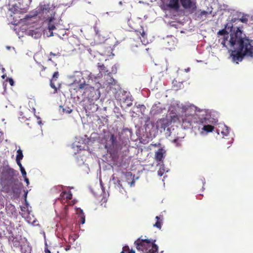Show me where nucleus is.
Returning a JSON list of instances; mask_svg holds the SVG:
<instances>
[{"mask_svg": "<svg viewBox=\"0 0 253 253\" xmlns=\"http://www.w3.org/2000/svg\"><path fill=\"white\" fill-rule=\"evenodd\" d=\"M219 42L231 51L233 62L239 64L244 57L253 59V41L243 37L241 30L228 23L217 33Z\"/></svg>", "mask_w": 253, "mask_h": 253, "instance_id": "1", "label": "nucleus"}, {"mask_svg": "<svg viewBox=\"0 0 253 253\" xmlns=\"http://www.w3.org/2000/svg\"><path fill=\"white\" fill-rule=\"evenodd\" d=\"M22 3L19 2L11 5L7 13V19L9 23L14 26L13 30L19 37H23L24 33L35 39L42 36V29L36 25H33L36 20L35 16H27L20 18L21 13L26 12L32 0H22Z\"/></svg>", "mask_w": 253, "mask_h": 253, "instance_id": "2", "label": "nucleus"}, {"mask_svg": "<svg viewBox=\"0 0 253 253\" xmlns=\"http://www.w3.org/2000/svg\"><path fill=\"white\" fill-rule=\"evenodd\" d=\"M198 118V130L202 135H206L214 130V126L218 122V113L213 110H199L196 114Z\"/></svg>", "mask_w": 253, "mask_h": 253, "instance_id": "3", "label": "nucleus"}, {"mask_svg": "<svg viewBox=\"0 0 253 253\" xmlns=\"http://www.w3.org/2000/svg\"><path fill=\"white\" fill-rule=\"evenodd\" d=\"M54 6L52 4H44L40 6V9L41 10L42 14L47 15L48 17V31H45L44 34L47 37H51L53 36V31L54 30L63 29V26L60 23L61 20L59 21V23H55L54 22V12L53 9Z\"/></svg>", "mask_w": 253, "mask_h": 253, "instance_id": "4", "label": "nucleus"}, {"mask_svg": "<svg viewBox=\"0 0 253 253\" xmlns=\"http://www.w3.org/2000/svg\"><path fill=\"white\" fill-rule=\"evenodd\" d=\"M155 240L138 239L134 244L138 251L143 253H155L158 251V247L155 244Z\"/></svg>", "mask_w": 253, "mask_h": 253, "instance_id": "5", "label": "nucleus"}, {"mask_svg": "<svg viewBox=\"0 0 253 253\" xmlns=\"http://www.w3.org/2000/svg\"><path fill=\"white\" fill-rule=\"evenodd\" d=\"M185 110V114L181 117V120L183 124L185 125L186 127H189L192 126L193 123H198V118L196 117L198 116L196 115L197 111L200 109H197V107L194 106L183 108Z\"/></svg>", "mask_w": 253, "mask_h": 253, "instance_id": "6", "label": "nucleus"}, {"mask_svg": "<svg viewBox=\"0 0 253 253\" xmlns=\"http://www.w3.org/2000/svg\"><path fill=\"white\" fill-rule=\"evenodd\" d=\"M178 120H179V118L176 114L172 113L171 111L169 116L157 121L155 124L156 129L165 130L166 127L172 122H175Z\"/></svg>", "mask_w": 253, "mask_h": 253, "instance_id": "7", "label": "nucleus"}, {"mask_svg": "<svg viewBox=\"0 0 253 253\" xmlns=\"http://www.w3.org/2000/svg\"><path fill=\"white\" fill-rule=\"evenodd\" d=\"M105 147L108 151L111 152L115 150L118 146L117 138L112 133H108L104 137V141L103 142Z\"/></svg>", "mask_w": 253, "mask_h": 253, "instance_id": "8", "label": "nucleus"}, {"mask_svg": "<svg viewBox=\"0 0 253 253\" xmlns=\"http://www.w3.org/2000/svg\"><path fill=\"white\" fill-rule=\"evenodd\" d=\"M72 87L76 90L77 91H80L83 89H85V91L84 92H86L88 90L90 91H94V88L92 87H88L87 85L85 84L84 81H81L80 80L79 82H78L76 81H75L72 84Z\"/></svg>", "mask_w": 253, "mask_h": 253, "instance_id": "9", "label": "nucleus"}, {"mask_svg": "<svg viewBox=\"0 0 253 253\" xmlns=\"http://www.w3.org/2000/svg\"><path fill=\"white\" fill-rule=\"evenodd\" d=\"M15 171L8 166L4 167L2 169L1 179L8 180L11 179L15 175Z\"/></svg>", "mask_w": 253, "mask_h": 253, "instance_id": "10", "label": "nucleus"}, {"mask_svg": "<svg viewBox=\"0 0 253 253\" xmlns=\"http://www.w3.org/2000/svg\"><path fill=\"white\" fill-rule=\"evenodd\" d=\"M163 4L168 7L174 9L179 8V0H161Z\"/></svg>", "mask_w": 253, "mask_h": 253, "instance_id": "11", "label": "nucleus"}, {"mask_svg": "<svg viewBox=\"0 0 253 253\" xmlns=\"http://www.w3.org/2000/svg\"><path fill=\"white\" fill-rule=\"evenodd\" d=\"M182 6L186 9H195L196 0H179Z\"/></svg>", "mask_w": 253, "mask_h": 253, "instance_id": "12", "label": "nucleus"}, {"mask_svg": "<svg viewBox=\"0 0 253 253\" xmlns=\"http://www.w3.org/2000/svg\"><path fill=\"white\" fill-rule=\"evenodd\" d=\"M166 153V150L164 148L159 149L155 152V159L157 161L162 162L164 159Z\"/></svg>", "mask_w": 253, "mask_h": 253, "instance_id": "13", "label": "nucleus"}, {"mask_svg": "<svg viewBox=\"0 0 253 253\" xmlns=\"http://www.w3.org/2000/svg\"><path fill=\"white\" fill-rule=\"evenodd\" d=\"M72 197V195L70 192L64 191L60 194V201L62 203H65L71 199Z\"/></svg>", "mask_w": 253, "mask_h": 253, "instance_id": "14", "label": "nucleus"}, {"mask_svg": "<svg viewBox=\"0 0 253 253\" xmlns=\"http://www.w3.org/2000/svg\"><path fill=\"white\" fill-rule=\"evenodd\" d=\"M221 131V133L223 135V137L228 135L229 132V129L228 126L224 124H220L219 128L217 130V132L219 134V132Z\"/></svg>", "mask_w": 253, "mask_h": 253, "instance_id": "15", "label": "nucleus"}, {"mask_svg": "<svg viewBox=\"0 0 253 253\" xmlns=\"http://www.w3.org/2000/svg\"><path fill=\"white\" fill-rule=\"evenodd\" d=\"M31 207H29V204L28 203L26 199H25V203L24 206L21 207V210L22 211V216H25V215L30 214L31 212Z\"/></svg>", "mask_w": 253, "mask_h": 253, "instance_id": "16", "label": "nucleus"}, {"mask_svg": "<svg viewBox=\"0 0 253 253\" xmlns=\"http://www.w3.org/2000/svg\"><path fill=\"white\" fill-rule=\"evenodd\" d=\"M123 103L126 104V106L130 107L132 105V98L129 93H126L125 97L122 99Z\"/></svg>", "mask_w": 253, "mask_h": 253, "instance_id": "17", "label": "nucleus"}, {"mask_svg": "<svg viewBox=\"0 0 253 253\" xmlns=\"http://www.w3.org/2000/svg\"><path fill=\"white\" fill-rule=\"evenodd\" d=\"M112 180L113 181L114 184L115 185V187L118 189L121 192H123V187L121 184L120 180L118 178H116L114 175H112Z\"/></svg>", "mask_w": 253, "mask_h": 253, "instance_id": "18", "label": "nucleus"}, {"mask_svg": "<svg viewBox=\"0 0 253 253\" xmlns=\"http://www.w3.org/2000/svg\"><path fill=\"white\" fill-rule=\"evenodd\" d=\"M76 213L78 215L79 217L81 218V223L84 224L85 222V216L82 209L80 208H77Z\"/></svg>", "mask_w": 253, "mask_h": 253, "instance_id": "19", "label": "nucleus"}, {"mask_svg": "<svg viewBox=\"0 0 253 253\" xmlns=\"http://www.w3.org/2000/svg\"><path fill=\"white\" fill-rule=\"evenodd\" d=\"M160 103L155 104H154L151 109V111L154 113H161L162 111V107H160Z\"/></svg>", "mask_w": 253, "mask_h": 253, "instance_id": "20", "label": "nucleus"}, {"mask_svg": "<svg viewBox=\"0 0 253 253\" xmlns=\"http://www.w3.org/2000/svg\"><path fill=\"white\" fill-rule=\"evenodd\" d=\"M159 169L158 171V174L159 176H162L165 172H168V169H166L163 164L159 163Z\"/></svg>", "mask_w": 253, "mask_h": 253, "instance_id": "21", "label": "nucleus"}, {"mask_svg": "<svg viewBox=\"0 0 253 253\" xmlns=\"http://www.w3.org/2000/svg\"><path fill=\"white\" fill-rule=\"evenodd\" d=\"M156 219H157V221L155 224H154V226L156 227L159 229H161L162 224V217L157 216H156Z\"/></svg>", "mask_w": 253, "mask_h": 253, "instance_id": "22", "label": "nucleus"}, {"mask_svg": "<svg viewBox=\"0 0 253 253\" xmlns=\"http://www.w3.org/2000/svg\"><path fill=\"white\" fill-rule=\"evenodd\" d=\"M25 217L26 219V221L28 223L34 224L35 222H36L35 219L34 218L33 216L31 217L30 215V214H28L25 215V216H23Z\"/></svg>", "mask_w": 253, "mask_h": 253, "instance_id": "23", "label": "nucleus"}, {"mask_svg": "<svg viewBox=\"0 0 253 253\" xmlns=\"http://www.w3.org/2000/svg\"><path fill=\"white\" fill-rule=\"evenodd\" d=\"M23 158V155L22 153V151L19 149L17 151V155L16 158V160H18V161L19 160H21Z\"/></svg>", "mask_w": 253, "mask_h": 253, "instance_id": "24", "label": "nucleus"}, {"mask_svg": "<svg viewBox=\"0 0 253 253\" xmlns=\"http://www.w3.org/2000/svg\"><path fill=\"white\" fill-rule=\"evenodd\" d=\"M121 253H135V251L133 250L130 251L128 246H126L123 247V251Z\"/></svg>", "mask_w": 253, "mask_h": 253, "instance_id": "25", "label": "nucleus"}, {"mask_svg": "<svg viewBox=\"0 0 253 253\" xmlns=\"http://www.w3.org/2000/svg\"><path fill=\"white\" fill-rule=\"evenodd\" d=\"M115 81L111 77H110L109 79L107 80L106 85H113L115 84Z\"/></svg>", "mask_w": 253, "mask_h": 253, "instance_id": "26", "label": "nucleus"}, {"mask_svg": "<svg viewBox=\"0 0 253 253\" xmlns=\"http://www.w3.org/2000/svg\"><path fill=\"white\" fill-rule=\"evenodd\" d=\"M93 28H94V30L95 33V36L100 39L101 35H100V33L99 32V29L97 28L96 26H94L93 27Z\"/></svg>", "mask_w": 253, "mask_h": 253, "instance_id": "27", "label": "nucleus"}, {"mask_svg": "<svg viewBox=\"0 0 253 253\" xmlns=\"http://www.w3.org/2000/svg\"><path fill=\"white\" fill-rule=\"evenodd\" d=\"M211 13V11L210 12H207L206 11H202L201 12L199 15L201 17V18H203V17H206L207 16V15L210 14Z\"/></svg>", "mask_w": 253, "mask_h": 253, "instance_id": "28", "label": "nucleus"}, {"mask_svg": "<svg viewBox=\"0 0 253 253\" xmlns=\"http://www.w3.org/2000/svg\"><path fill=\"white\" fill-rule=\"evenodd\" d=\"M58 76H59V73L58 72H55L53 75L51 80L55 81L58 78Z\"/></svg>", "mask_w": 253, "mask_h": 253, "instance_id": "29", "label": "nucleus"}, {"mask_svg": "<svg viewBox=\"0 0 253 253\" xmlns=\"http://www.w3.org/2000/svg\"><path fill=\"white\" fill-rule=\"evenodd\" d=\"M54 81L51 80H50V85L51 87H52V88L54 89V90H55V92H55L57 91V88H56V86H55V85L54 84Z\"/></svg>", "mask_w": 253, "mask_h": 253, "instance_id": "30", "label": "nucleus"}, {"mask_svg": "<svg viewBox=\"0 0 253 253\" xmlns=\"http://www.w3.org/2000/svg\"><path fill=\"white\" fill-rule=\"evenodd\" d=\"M77 237H73L72 236H70L69 237V241L71 244H72L75 242L76 240Z\"/></svg>", "mask_w": 253, "mask_h": 253, "instance_id": "31", "label": "nucleus"}, {"mask_svg": "<svg viewBox=\"0 0 253 253\" xmlns=\"http://www.w3.org/2000/svg\"><path fill=\"white\" fill-rule=\"evenodd\" d=\"M150 126H153L154 127V126L153 125V124L152 123H149V124H147L146 125V127H145V129H146V131H149L150 133H151V132L150 131V130H148Z\"/></svg>", "mask_w": 253, "mask_h": 253, "instance_id": "32", "label": "nucleus"}, {"mask_svg": "<svg viewBox=\"0 0 253 253\" xmlns=\"http://www.w3.org/2000/svg\"><path fill=\"white\" fill-rule=\"evenodd\" d=\"M20 171L21 172L23 177H25V176H26L27 173H26V172L24 168L23 167H22V168H20Z\"/></svg>", "mask_w": 253, "mask_h": 253, "instance_id": "33", "label": "nucleus"}, {"mask_svg": "<svg viewBox=\"0 0 253 253\" xmlns=\"http://www.w3.org/2000/svg\"><path fill=\"white\" fill-rule=\"evenodd\" d=\"M63 112H65L66 113L70 114V113L72 112V109L68 108L67 109L63 108Z\"/></svg>", "mask_w": 253, "mask_h": 253, "instance_id": "34", "label": "nucleus"}, {"mask_svg": "<svg viewBox=\"0 0 253 253\" xmlns=\"http://www.w3.org/2000/svg\"><path fill=\"white\" fill-rule=\"evenodd\" d=\"M8 82L9 83V84L11 85V86H13L14 84V81L11 78H9L8 79Z\"/></svg>", "mask_w": 253, "mask_h": 253, "instance_id": "35", "label": "nucleus"}, {"mask_svg": "<svg viewBox=\"0 0 253 253\" xmlns=\"http://www.w3.org/2000/svg\"><path fill=\"white\" fill-rule=\"evenodd\" d=\"M16 163L17 164V165H18V166L19 167L20 169L22 168L23 166L21 163V160H19V161L18 160H16Z\"/></svg>", "mask_w": 253, "mask_h": 253, "instance_id": "36", "label": "nucleus"}, {"mask_svg": "<svg viewBox=\"0 0 253 253\" xmlns=\"http://www.w3.org/2000/svg\"><path fill=\"white\" fill-rule=\"evenodd\" d=\"M25 181L26 182L27 185H28L29 184V179L25 176L24 177Z\"/></svg>", "mask_w": 253, "mask_h": 253, "instance_id": "37", "label": "nucleus"}, {"mask_svg": "<svg viewBox=\"0 0 253 253\" xmlns=\"http://www.w3.org/2000/svg\"><path fill=\"white\" fill-rule=\"evenodd\" d=\"M36 118H37L38 120H39V121L38 122V123L39 125H41L42 124V121L41 120V119L38 116H36Z\"/></svg>", "mask_w": 253, "mask_h": 253, "instance_id": "38", "label": "nucleus"}, {"mask_svg": "<svg viewBox=\"0 0 253 253\" xmlns=\"http://www.w3.org/2000/svg\"><path fill=\"white\" fill-rule=\"evenodd\" d=\"M50 55H53V56H59L60 55V53H58L57 54H55V53H53L52 52H50Z\"/></svg>", "mask_w": 253, "mask_h": 253, "instance_id": "39", "label": "nucleus"}, {"mask_svg": "<svg viewBox=\"0 0 253 253\" xmlns=\"http://www.w3.org/2000/svg\"><path fill=\"white\" fill-rule=\"evenodd\" d=\"M70 249V246H67V247H66V248H65V250H66V251H69Z\"/></svg>", "mask_w": 253, "mask_h": 253, "instance_id": "40", "label": "nucleus"}, {"mask_svg": "<svg viewBox=\"0 0 253 253\" xmlns=\"http://www.w3.org/2000/svg\"><path fill=\"white\" fill-rule=\"evenodd\" d=\"M100 97V93H98V94L96 95V96L95 97V99H98Z\"/></svg>", "mask_w": 253, "mask_h": 253, "instance_id": "41", "label": "nucleus"}, {"mask_svg": "<svg viewBox=\"0 0 253 253\" xmlns=\"http://www.w3.org/2000/svg\"><path fill=\"white\" fill-rule=\"evenodd\" d=\"M45 253H51L50 252L48 249H46L45 250Z\"/></svg>", "mask_w": 253, "mask_h": 253, "instance_id": "42", "label": "nucleus"}, {"mask_svg": "<svg viewBox=\"0 0 253 253\" xmlns=\"http://www.w3.org/2000/svg\"><path fill=\"white\" fill-rule=\"evenodd\" d=\"M134 183V181H132L130 183V186H132Z\"/></svg>", "mask_w": 253, "mask_h": 253, "instance_id": "43", "label": "nucleus"}, {"mask_svg": "<svg viewBox=\"0 0 253 253\" xmlns=\"http://www.w3.org/2000/svg\"><path fill=\"white\" fill-rule=\"evenodd\" d=\"M2 78V79H4L5 77H6V75H3L2 76H1Z\"/></svg>", "mask_w": 253, "mask_h": 253, "instance_id": "44", "label": "nucleus"}, {"mask_svg": "<svg viewBox=\"0 0 253 253\" xmlns=\"http://www.w3.org/2000/svg\"><path fill=\"white\" fill-rule=\"evenodd\" d=\"M75 146H76V147H79V146H78V145H76L75 144H74V145H73V147H74Z\"/></svg>", "mask_w": 253, "mask_h": 253, "instance_id": "45", "label": "nucleus"}, {"mask_svg": "<svg viewBox=\"0 0 253 253\" xmlns=\"http://www.w3.org/2000/svg\"><path fill=\"white\" fill-rule=\"evenodd\" d=\"M2 72H4L5 71L4 68H2Z\"/></svg>", "mask_w": 253, "mask_h": 253, "instance_id": "46", "label": "nucleus"}, {"mask_svg": "<svg viewBox=\"0 0 253 253\" xmlns=\"http://www.w3.org/2000/svg\"><path fill=\"white\" fill-rule=\"evenodd\" d=\"M144 35H145V33H144V32H143V33H142V37H144Z\"/></svg>", "mask_w": 253, "mask_h": 253, "instance_id": "47", "label": "nucleus"}, {"mask_svg": "<svg viewBox=\"0 0 253 253\" xmlns=\"http://www.w3.org/2000/svg\"><path fill=\"white\" fill-rule=\"evenodd\" d=\"M27 192H26V193H25V198H26V197H27Z\"/></svg>", "mask_w": 253, "mask_h": 253, "instance_id": "48", "label": "nucleus"}, {"mask_svg": "<svg viewBox=\"0 0 253 253\" xmlns=\"http://www.w3.org/2000/svg\"><path fill=\"white\" fill-rule=\"evenodd\" d=\"M33 111H34V113H35V112H36V110H35V108H33Z\"/></svg>", "mask_w": 253, "mask_h": 253, "instance_id": "49", "label": "nucleus"}, {"mask_svg": "<svg viewBox=\"0 0 253 253\" xmlns=\"http://www.w3.org/2000/svg\"><path fill=\"white\" fill-rule=\"evenodd\" d=\"M48 60H49V61H51V58L49 57V58H48Z\"/></svg>", "mask_w": 253, "mask_h": 253, "instance_id": "50", "label": "nucleus"}, {"mask_svg": "<svg viewBox=\"0 0 253 253\" xmlns=\"http://www.w3.org/2000/svg\"><path fill=\"white\" fill-rule=\"evenodd\" d=\"M189 70V68H188L187 69H186V72H188Z\"/></svg>", "mask_w": 253, "mask_h": 253, "instance_id": "51", "label": "nucleus"}, {"mask_svg": "<svg viewBox=\"0 0 253 253\" xmlns=\"http://www.w3.org/2000/svg\"><path fill=\"white\" fill-rule=\"evenodd\" d=\"M105 40V39L103 38L102 40H101V42H103Z\"/></svg>", "mask_w": 253, "mask_h": 253, "instance_id": "52", "label": "nucleus"}, {"mask_svg": "<svg viewBox=\"0 0 253 253\" xmlns=\"http://www.w3.org/2000/svg\"><path fill=\"white\" fill-rule=\"evenodd\" d=\"M176 140H177L176 139L174 140V141H173L174 142H175L176 141Z\"/></svg>", "mask_w": 253, "mask_h": 253, "instance_id": "53", "label": "nucleus"}, {"mask_svg": "<svg viewBox=\"0 0 253 253\" xmlns=\"http://www.w3.org/2000/svg\"><path fill=\"white\" fill-rule=\"evenodd\" d=\"M7 49H9V48H10V47H9V46H7Z\"/></svg>", "mask_w": 253, "mask_h": 253, "instance_id": "54", "label": "nucleus"}, {"mask_svg": "<svg viewBox=\"0 0 253 253\" xmlns=\"http://www.w3.org/2000/svg\"><path fill=\"white\" fill-rule=\"evenodd\" d=\"M72 202H73V204H75V202L74 201H72Z\"/></svg>", "mask_w": 253, "mask_h": 253, "instance_id": "55", "label": "nucleus"}]
</instances>
